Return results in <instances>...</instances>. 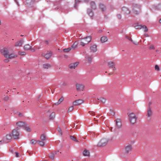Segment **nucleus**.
Returning a JSON list of instances; mask_svg holds the SVG:
<instances>
[{
	"label": "nucleus",
	"mask_w": 161,
	"mask_h": 161,
	"mask_svg": "<svg viewBox=\"0 0 161 161\" xmlns=\"http://www.w3.org/2000/svg\"><path fill=\"white\" fill-rule=\"evenodd\" d=\"M128 115L129 121L131 124L133 125L136 123L137 117L134 113H129L128 114Z\"/></svg>",
	"instance_id": "obj_1"
},
{
	"label": "nucleus",
	"mask_w": 161,
	"mask_h": 161,
	"mask_svg": "<svg viewBox=\"0 0 161 161\" xmlns=\"http://www.w3.org/2000/svg\"><path fill=\"white\" fill-rule=\"evenodd\" d=\"M92 38L91 36H87L86 37L81 38L80 42L81 45L84 47L85 45L88 43L91 42Z\"/></svg>",
	"instance_id": "obj_2"
},
{
	"label": "nucleus",
	"mask_w": 161,
	"mask_h": 161,
	"mask_svg": "<svg viewBox=\"0 0 161 161\" xmlns=\"http://www.w3.org/2000/svg\"><path fill=\"white\" fill-rule=\"evenodd\" d=\"M13 138V136H12V134L10 133L7 134L4 138L3 141H0V142L3 143H7L9 142L10 140L12 139Z\"/></svg>",
	"instance_id": "obj_3"
},
{
	"label": "nucleus",
	"mask_w": 161,
	"mask_h": 161,
	"mask_svg": "<svg viewBox=\"0 0 161 161\" xmlns=\"http://www.w3.org/2000/svg\"><path fill=\"white\" fill-rule=\"evenodd\" d=\"M13 138L18 139L19 138V133L16 129L13 130L11 132Z\"/></svg>",
	"instance_id": "obj_4"
},
{
	"label": "nucleus",
	"mask_w": 161,
	"mask_h": 161,
	"mask_svg": "<svg viewBox=\"0 0 161 161\" xmlns=\"http://www.w3.org/2000/svg\"><path fill=\"white\" fill-rule=\"evenodd\" d=\"M0 52L2 55H3L6 58L8 57L9 53L8 49L5 47L1 49L0 50Z\"/></svg>",
	"instance_id": "obj_5"
},
{
	"label": "nucleus",
	"mask_w": 161,
	"mask_h": 161,
	"mask_svg": "<svg viewBox=\"0 0 161 161\" xmlns=\"http://www.w3.org/2000/svg\"><path fill=\"white\" fill-rule=\"evenodd\" d=\"M140 7L135 4L133 6V10L135 14H137L140 12Z\"/></svg>",
	"instance_id": "obj_6"
},
{
	"label": "nucleus",
	"mask_w": 161,
	"mask_h": 161,
	"mask_svg": "<svg viewBox=\"0 0 161 161\" xmlns=\"http://www.w3.org/2000/svg\"><path fill=\"white\" fill-rule=\"evenodd\" d=\"M24 48L25 50H31L32 52H35L36 50L35 49L32 48V46L29 44H26L24 47Z\"/></svg>",
	"instance_id": "obj_7"
},
{
	"label": "nucleus",
	"mask_w": 161,
	"mask_h": 161,
	"mask_svg": "<svg viewBox=\"0 0 161 161\" xmlns=\"http://www.w3.org/2000/svg\"><path fill=\"white\" fill-rule=\"evenodd\" d=\"M107 141L106 139H103L100 141L97 144L98 147H102L105 146L107 143Z\"/></svg>",
	"instance_id": "obj_8"
},
{
	"label": "nucleus",
	"mask_w": 161,
	"mask_h": 161,
	"mask_svg": "<svg viewBox=\"0 0 161 161\" xmlns=\"http://www.w3.org/2000/svg\"><path fill=\"white\" fill-rule=\"evenodd\" d=\"M97 46L95 44H93L90 47V49L91 52L95 53L97 51Z\"/></svg>",
	"instance_id": "obj_9"
},
{
	"label": "nucleus",
	"mask_w": 161,
	"mask_h": 161,
	"mask_svg": "<svg viewBox=\"0 0 161 161\" xmlns=\"http://www.w3.org/2000/svg\"><path fill=\"white\" fill-rule=\"evenodd\" d=\"M79 63L78 62H75L72 63L70 64L69 66V68L71 69H75L78 65Z\"/></svg>",
	"instance_id": "obj_10"
},
{
	"label": "nucleus",
	"mask_w": 161,
	"mask_h": 161,
	"mask_svg": "<svg viewBox=\"0 0 161 161\" xmlns=\"http://www.w3.org/2000/svg\"><path fill=\"white\" fill-rule=\"evenodd\" d=\"M76 86L77 91H83L84 88V86L82 84H76Z\"/></svg>",
	"instance_id": "obj_11"
},
{
	"label": "nucleus",
	"mask_w": 161,
	"mask_h": 161,
	"mask_svg": "<svg viewBox=\"0 0 161 161\" xmlns=\"http://www.w3.org/2000/svg\"><path fill=\"white\" fill-rule=\"evenodd\" d=\"M84 102L83 100L82 99H78L74 102L73 104L75 105H79Z\"/></svg>",
	"instance_id": "obj_12"
},
{
	"label": "nucleus",
	"mask_w": 161,
	"mask_h": 161,
	"mask_svg": "<svg viewBox=\"0 0 161 161\" xmlns=\"http://www.w3.org/2000/svg\"><path fill=\"white\" fill-rule=\"evenodd\" d=\"M115 121L116 125L118 128H121L122 125V124L121 119H117Z\"/></svg>",
	"instance_id": "obj_13"
},
{
	"label": "nucleus",
	"mask_w": 161,
	"mask_h": 161,
	"mask_svg": "<svg viewBox=\"0 0 161 161\" xmlns=\"http://www.w3.org/2000/svg\"><path fill=\"white\" fill-rule=\"evenodd\" d=\"M24 42L23 40H20L16 42L14 44V47H21Z\"/></svg>",
	"instance_id": "obj_14"
},
{
	"label": "nucleus",
	"mask_w": 161,
	"mask_h": 161,
	"mask_svg": "<svg viewBox=\"0 0 161 161\" xmlns=\"http://www.w3.org/2000/svg\"><path fill=\"white\" fill-rule=\"evenodd\" d=\"M18 56L17 54H16L13 53L11 54H8V56L7 58L9 59H12L17 57Z\"/></svg>",
	"instance_id": "obj_15"
},
{
	"label": "nucleus",
	"mask_w": 161,
	"mask_h": 161,
	"mask_svg": "<svg viewBox=\"0 0 161 161\" xmlns=\"http://www.w3.org/2000/svg\"><path fill=\"white\" fill-rule=\"evenodd\" d=\"M85 58L86 60V62L89 63H91L92 60V56L87 55H86Z\"/></svg>",
	"instance_id": "obj_16"
},
{
	"label": "nucleus",
	"mask_w": 161,
	"mask_h": 161,
	"mask_svg": "<svg viewBox=\"0 0 161 161\" xmlns=\"http://www.w3.org/2000/svg\"><path fill=\"white\" fill-rule=\"evenodd\" d=\"M52 55V52L51 51H50L46 54H43L42 56H44L46 59H48L50 58Z\"/></svg>",
	"instance_id": "obj_17"
},
{
	"label": "nucleus",
	"mask_w": 161,
	"mask_h": 161,
	"mask_svg": "<svg viewBox=\"0 0 161 161\" xmlns=\"http://www.w3.org/2000/svg\"><path fill=\"white\" fill-rule=\"evenodd\" d=\"M108 65L109 67L110 68H114L113 70L114 71H115L116 69L114 67V63L113 62H110L108 63Z\"/></svg>",
	"instance_id": "obj_18"
},
{
	"label": "nucleus",
	"mask_w": 161,
	"mask_h": 161,
	"mask_svg": "<svg viewBox=\"0 0 161 161\" xmlns=\"http://www.w3.org/2000/svg\"><path fill=\"white\" fill-rule=\"evenodd\" d=\"M132 149L131 146L129 145L125 147V151L126 153H129L130 152Z\"/></svg>",
	"instance_id": "obj_19"
},
{
	"label": "nucleus",
	"mask_w": 161,
	"mask_h": 161,
	"mask_svg": "<svg viewBox=\"0 0 161 161\" xmlns=\"http://www.w3.org/2000/svg\"><path fill=\"white\" fill-rule=\"evenodd\" d=\"M16 124L17 127H21L25 125V123L23 121H19L16 123Z\"/></svg>",
	"instance_id": "obj_20"
},
{
	"label": "nucleus",
	"mask_w": 161,
	"mask_h": 161,
	"mask_svg": "<svg viewBox=\"0 0 161 161\" xmlns=\"http://www.w3.org/2000/svg\"><path fill=\"white\" fill-rule=\"evenodd\" d=\"M84 156H88L90 155V152L89 151L85 149L83 152Z\"/></svg>",
	"instance_id": "obj_21"
},
{
	"label": "nucleus",
	"mask_w": 161,
	"mask_h": 161,
	"mask_svg": "<svg viewBox=\"0 0 161 161\" xmlns=\"http://www.w3.org/2000/svg\"><path fill=\"white\" fill-rule=\"evenodd\" d=\"M37 142L39 145L42 147H44L45 144L44 142L43 141L38 140L37 141Z\"/></svg>",
	"instance_id": "obj_22"
},
{
	"label": "nucleus",
	"mask_w": 161,
	"mask_h": 161,
	"mask_svg": "<svg viewBox=\"0 0 161 161\" xmlns=\"http://www.w3.org/2000/svg\"><path fill=\"white\" fill-rule=\"evenodd\" d=\"M147 116L148 117H151L152 115V112L150 108H149L147 111Z\"/></svg>",
	"instance_id": "obj_23"
},
{
	"label": "nucleus",
	"mask_w": 161,
	"mask_h": 161,
	"mask_svg": "<svg viewBox=\"0 0 161 161\" xmlns=\"http://www.w3.org/2000/svg\"><path fill=\"white\" fill-rule=\"evenodd\" d=\"M108 40V38L106 36H103L101 38V41L102 42L104 43L107 42Z\"/></svg>",
	"instance_id": "obj_24"
},
{
	"label": "nucleus",
	"mask_w": 161,
	"mask_h": 161,
	"mask_svg": "<svg viewBox=\"0 0 161 161\" xmlns=\"http://www.w3.org/2000/svg\"><path fill=\"white\" fill-rule=\"evenodd\" d=\"M42 66L44 69H48L49 68L51 67V66L50 64H44Z\"/></svg>",
	"instance_id": "obj_25"
},
{
	"label": "nucleus",
	"mask_w": 161,
	"mask_h": 161,
	"mask_svg": "<svg viewBox=\"0 0 161 161\" xmlns=\"http://www.w3.org/2000/svg\"><path fill=\"white\" fill-rule=\"evenodd\" d=\"M98 100L99 101L103 103H104L106 102V99L103 97H100L99 98H97Z\"/></svg>",
	"instance_id": "obj_26"
},
{
	"label": "nucleus",
	"mask_w": 161,
	"mask_h": 161,
	"mask_svg": "<svg viewBox=\"0 0 161 161\" xmlns=\"http://www.w3.org/2000/svg\"><path fill=\"white\" fill-rule=\"evenodd\" d=\"M78 44V42L77 41L75 42L71 46V47L73 49H75Z\"/></svg>",
	"instance_id": "obj_27"
},
{
	"label": "nucleus",
	"mask_w": 161,
	"mask_h": 161,
	"mask_svg": "<svg viewBox=\"0 0 161 161\" xmlns=\"http://www.w3.org/2000/svg\"><path fill=\"white\" fill-rule=\"evenodd\" d=\"M64 100V98L63 97H61L58 100V102L55 103V105H58L60 104Z\"/></svg>",
	"instance_id": "obj_28"
},
{
	"label": "nucleus",
	"mask_w": 161,
	"mask_h": 161,
	"mask_svg": "<svg viewBox=\"0 0 161 161\" xmlns=\"http://www.w3.org/2000/svg\"><path fill=\"white\" fill-rule=\"evenodd\" d=\"M40 138L42 141H44L46 140V137L44 134H42Z\"/></svg>",
	"instance_id": "obj_29"
},
{
	"label": "nucleus",
	"mask_w": 161,
	"mask_h": 161,
	"mask_svg": "<svg viewBox=\"0 0 161 161\" xmlns=\"http://www.w3.org/2000/svg\"><path fill=\"white\" fill-rule=\"evenodd\" d=\"M57 154L56 152H55V153H51L49 154V157L50 158L53 159L54 158L55 154Z\"/></svg>",
	"instance_id": "obj_30"
},
{
	"label": "nucleus",
	"mask_w": 161,
	"mask_h": 161,
	"mask_svg": "<svg viewBox=\"0 0 161 161\" xmlns=\"http://www.w3.org/2000/svg\"><path fill=\"white\" fill-rule=\"evenodd\" d=\"M55 117V114L53 112L51 113L49 116V119L51 120H53Z\"/></svg>",
	"instance_id": "obj_31"
},
{
	"label": "nucleus",
	"mask_w": 161,
	"mask_h": 161,
	"mask_svg": "<svg viewBox=\"0 0 161 161\" xmlns=\"http://www.w3.org/2000/svg\"><path fill=\"white\" fill-rule=\"evenodd\" d=\"M71 140H72L75 142H78V141L76 139L75 137L74 136H69Z\"/></svg>",
	"instance_id": "obj_32"
},
{
	"label": "nucleus",
	"mask_w": 161,
	"mask_h": 161,
	"mask_svg": "<svg viewBox=\"0 0 161 161\" xmlns=\"http://www.w3.org/2000/svg\"><path fill=\"white\" fill-rule=\"evenodd\" d=\"M37 142V141L36 140L32 139L31 141V144L32 145H34Z\"/></svg>",
	"instance_id": "obj_33"
},
{
	"label": "nucleus",
	"mask_w": 161,
	"mask_h": 161,
	"mask_svg": "<svg viewBox=\"0 0 161 161\" xmlns=\"http://www.w3.org/2000/svg\"><path fill=\"white\" fill-rule=\"evenodd\" d=\"M73 109H74V106H72L70 107L69 108V109L68 110V113H69V112H71L72 111Z\"/></svg>",
	"instance_id": "obj_34"
},
{
	"label": "nucleus",
	"mask_w": 161,
	"mask_h": 161,
	"mask_svg": "<svg viewBox=\"0 0 161 161\" xmlns=\"http://www.w3.org/2000/svg\"><path fill=\"white\" fill-rule=\"evenodd\" d=\"M91 5L92 7L94 8H96V6H95V3L93 2H91Z\"/></svg>",
	"instance_id": "obj_35"
},
{
	"label": "nucleus",
	"mask_w": 161,
	"mask_h": 161,
	"mask_svg": "<svg viewBox=\"0 0 161 161\" xmlns=\"http://www.w3.org/2000/svg\"><path fill=\"white\" fill-rule=\"evenodd\" d=\"M71 50V48L69 47L67 49H64L63 51L65 52L68 53Z\"/></svg>",
	"instance_id": "obj_36"
},
{
	"label": "nucleus",
	"mask_w": 161,
	"mask_h": 161,
	"mask_svg": "<svg viewBox=\"0 0 161 161\" xmlns=\"http://www.w3.org/2000/svg\"><path fill=\"white\" fill-rule=\"evenodd\" d=\"M18 53L19 55H24L26 54V53L25 52L19 51Z\"/></svg>",
	"instance_id": "obj_37"
},
{
	"label": "nucleus",
	"mask_w": 161,
	"mask_h": 161,
	"mask_svg": "<svg viewBox=\"0 0 161 161\" xmlns=\"http://www.w3.org/2000/svg\"><path fill=\"white\" fill-rule=\"evenodd\" d=\"M142 28L143 29L144 31L145 32H146L147 31V27L145 25L142 26Z\"/></svg>",
	"instance_id": "obj_38"
},
{
	"label": "nucleus",
	"mask_w": 161,
	"mask_h": 161,
	"mask_svg": "<svg viewBox=\"0 0 161 161\" xmlns=\"http://www.w3.org/2000/svg\"><path fill=\"white\" fill-rule=\"evenodd\" d=\"M88 14L91 16H92L93 15L92 13V11L91 10H88Z\"/></svg>",
	"instance_id": "obj_39"
},
{
	"label": "nucleus",
	"mask_w": 161,
	"mask_h": 161,
	"mask_svg": "<svg viewBox=\"0 0 161 161\" xmlns=\"http://www.w3.org/2000/svg\"><path fill=\"white\" fill-rule=\"evenodd\" d=\"M67 85V83L65 82H63L61 84V86H66Z\"/></svg>",
	"instance_id": "obj_40"
},
{
	"label": "nucleus",
	"mask_w": 161,
	"mask_h": 161,
	"mask_svg": "<svg viewBox=\"0 0 161 161\" xmlns=\"http://www.w3.org/2000/svg\"><path fill=\"white\" fill-rule=\"evenodd\" d=\"M100 7L102 11L104 10V5L103 4H101L100 5Z\"/></svg>",
	"instance_id": "obj_41"
},
{
	"label": "nucleus",
	"mask_w": 161,
	"mask_h": 161,
	"mask_svg": "<svg viewBox=\"0 0 161 161\" xmlns=\"http://www.w3.org/2000/svg\"><path fill=\"white\" fill-rule=\"evenodd\" d=\"M58 130L59 132V134L60 135H62V131L61 130L60 128H58Z\"/></svg>",
	"instance_id": "obj_42"
},
{
	"label": "nucleus",
	"mask_w": 161,
	"mask_h": 161,
	"mask_svg": "<svg viewBox=\"0 0 161 161\" xmlns=\"http://www.w3.org/2000/svg\"><path fill=\"white\" fill-rule=\"evenodd\" d=\"M25 129L27 131L30 132L31 131V129L28 127H25Z\"/></svg>",
	"instance_id": "obj_43"
},
{
	"label": "nucleus",
	"mask_w": 161,
	"mask_h": 161,
	"mask_svg": "<svg viewBox=\"0 0 161 161\" xmlns=\"http://www.w3.org/2000/svg\"><path fill=\"white\" fill-rule=\"evenodd\" d=\"M149 49H150L154 50L155 49V47H154V45H151L149 46Z\"/></svg>",
	"instance_id": "obj_44"
},
{
	"label": "nucleus",
	"mask_w": 161,
	"mask_h": 161,
	"mask_svg": "<svg viewBox=\"0 0 161 161\" xmlns=\"http://www.w3.org/2000/svg\"><path fill=\"white\" fill-rule=\"evenodd\" d=\"M155 69L158 71L159 70V68L158 66L157 65H156L155 66Z\"/></svg>",
	"instance_id": "obj_45"
},
{
	"label": "nucleus",
	"mask_w": 161,
	"mask_h": 161,
	"mask_svg": "<svg viewBox=\"0 0 161 161\" xmlns=\"http://www.w3.org/2000/svg\"><path fill=\"white\" fill-rule=\"evenodd\" d=\"M142 27V26L141 25H138L136 26V28L137 29H141Z\"/></svg>",
	"instance_id": "obj_46"
},
{
	"label": "nucleus",
	"mask_w": 161,
	"mask_h": 161,
	"mask_svg": "<svg viewBox=\"0 0 161 161\" xmlns=\"http://www.w3.org/2000/svg\"><path fill=\"white\" fill-rule=\"evenodd\" d=\"M8 59L9 58H7V59H5L3 60V62L4 63H6L8 62L9 61V60Z\"/></svg>",
	"instance_id": "obj_47"
},
{
	"label": "nucleus",
	"mask_w": 161,
	"mask_h": 161,
	"mask_svg": "<svg viewBox=\"0 0 161 161\" xmlns=\"http://www.w3.org/2000/svg\"><path fill=\"white\" fill-rule=\"evenodd\" d=\"M89 114H90L91 115H95V113L93 112L92 111H89Z\"/></svg>",
	"instance_id": "obj_48"
},
{
	"label": "nucleus",
	"mask_w": 161,
	"mask_h": 161,
	"mask_svg": "<svg viewBox=\"0 0 161 161\" xmlns=\"http://www.w3.org/2000/svg\"><path fill=\"white\" fill-rule=\"evenodd\" d=\"M9 99V97L8 96H6L4 98V100L5 101H7Z\"/></svg>",
	"instance_id": "obj_49"
},
{
	"label": "nucleus",
	"mask_w": 161,
	"mask_h": 161,
	"mask_svg": "<svg viewBox=\"0 0 161 161\" xmlns=\"http://www.w3.org/2000/svg\"><path fill=\"white\" fill-rule=\"evenodd\" d=\"M15 154H16V156L17 157H19V153L17 152H16L15 153Z\"/></svg>",
	"instance_id": "obj_50"
},
{
	"label": "nucleus",
	"mask_w": 161,
	"mask_h": 161,
	"mask_svg": "<svg viewBox=\"0 0 161 161\" xmlns=\"http://www.w3.org/2000/svg\"><path fill=\"white\" fill-rule=\"evenodd\" d=\"M76 4L77 3H78L79 2V0H75ZM76 4L75 5V7H76Z\"/></svg>",
	"instance_id": "obj_51"
},
{
	"label": "nucleus",
	"mask_w": 161,
	"mask_h": 161,
	"mask_svg": "<svg viewBox=\"0 0 161 161\" xmlns=\"http://www.w3.org/2000/svg\"><path fill=\"white\" fill-rule=\"evenodd\" d=\"M126 38L128 39L129 40H130V41H131V42H133L132 41V40L131 39V38H129V37H126Z\"/></svg>",
	"instance_id": "obj_52"
},
{
	"label": "nucleus",
	"mask_w": 161,
	"mask_h": 161,
	"mask_svg": "<svg viewBox=\"0 0 161 161\" xmlns=\"http://www.w3.org/2000/svg\"><path fill=\"white\" fill-rule=\"evenodd\" d=\"M45 42L47 44H48V41L47 40L45 41Z\"/></svg>",
	"instance_id": "obj_53"
},
{
	"label": "nucleus",
	"mask_w": 161,
	"mask_h": 161,
	"mask_svg": "<svg viewBox=\"0 0 161 161\" xmlns=\"http://www.w3.org/2000/svg\"><path fill=\"white\" fill-rule=\"evenodd\" d=\"M84 1L86 2H88L90 0H84Z\"/></svg>",
	"instance_id": "obj_54"
},
{
	"label": "nucleus",
	"mask_w": 161,
	"mask_h": 161,
	"mask_svg": "<svg viewBox=\"0 0 161 161\" xmlns=\"http://www.w3.org/2000/svg\"><path fill=\"white\" fill-rule=\"evenodd\" d=\"M123 9H124L125 10H126V11H128L127 9L125 8H123Z\"/></svg>",
	"instance_id": "obj_55"
},
{
	"label": "nucleus",
	"mask_w": 161,
	"mask_h": 161,
	"mask_svg": "<svg viewBox=\"0 0 161 161\" xmlns=\"http://www.w3.org/2000/svg\"><path fill=\"white\" fill-rule=\"evenodd\" d=\"M145 36H147V37H148V34H145Z\"/></svg>",
	"instance_id": "obj_56"
},
{
	"label": "nucleus",
	"mask_w": 161,
	"mask_h": 161,
	"mask_svg": "<svg viewBox=\"0 0 161 161\" xmlns=\"http://www.w3.org/2000/svg\"><path fill=\"white\" fill-rule=\"evenodd\" d=\"M159 22L161 23V19L159 20Z\"/></svg>",
	"instance_id": "obj_57"
},
{
	"label": "nucleus",
	"mask_w": 161,
	"mask_h": 161,
	"mask_svg": "<svg viewBox=\"0 0 161 161\" xmlns=\"http://www.w3.org/2000/svg\"><path fill=\"white\" fill-rule=\"evenodd\" d=\"M133 43L136 45H137V44L136 43V42H133Z\"/></svg>",
	"instance_id": "obj_58"
},
{
	"label": "nucleus",
	"mask_w": 161,
	"mask_h": 161,
	"mask_svg": "<svg viewBox=\"0 0 161 161\" xmlns=\"http://www.w3.org/2000/svg\"><path fill=\"white\" fill-rule=\"evenodd\" d=\"M23 36V35H21V36Z\"/></svg>",
	"instance_id": "obj_59"
},
{
	"label": "nucleus",
	"mask_w": 161,
	"mask_h": 161,
	"mask_svg": "<svg viewBox=\"0 0 161 161\" xmlns=\"http://www.w3.org/2000/svg\"><path fill=\"white\" fill-rule=\"evenodd\" d=\"M19 115L20 116L21 115H22V114H20V113L19 114Z\"/></svg>",
	"instance_id": "obj_60"
},
{
	"label": "nucleus",
	"mask_w": 161,
	"mask_h": 161,
	"mask_svg": "<svg viewBox=\"0 0 161 161\" xmlns=\"http://www.w3.org/2000/svg\"><path fill=\"white\" fill-rule=\"evenodd\" d=\"M1 25V21L0 20V25Z\"/></svg>",
	"instance_id": "obj_61"
},
{
	"label": "nucleus",
	"mask_w": 161,
	"mask_h": 161,
	"mask_svg": "<svg viewBox=\"0 0 161 161\" xmlns=\"http://www.w3.org/2000/svg\"><path fill=\"white\" fill-rule=\"evenodd\" d=\"M15 1L16 2V3H17V2H16V0H15Z\"/></svg>",
	"instance_id": "obj_62"
},
{
	"label": "nucleus",
	"mask_w": 161,
	"mask_h": 161,
	"mask_svg": "<svg viewBox=\"0 0 161 161\" xmlns=\"http://www.w3.org/2000/svg\"><path fill=\"white\" fill-rule=\"evenodd\" d=\"M128 13H129V11H128Z\"/></svg>",
	"instance_id": "obj_63"
}]
</instances>
